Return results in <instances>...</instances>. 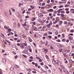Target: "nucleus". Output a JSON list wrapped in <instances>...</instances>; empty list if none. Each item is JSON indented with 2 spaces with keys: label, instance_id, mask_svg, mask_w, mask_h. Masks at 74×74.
<instances>
[{
  "label": "nucleus",
  "instance_id": "obj_39",
  "mask_svg": "<svg viewBox=\"0 0 74 74\" xmlns=\"http://www.w3.org/2000/svg\"><path fill=\"white\" fill-rule=\"evenodd\" d=\"M67 23V21H64V25H65V24H66Z\"/></svg>",
  "mask_w": 74,
  "mask_h": 74
},
{
  "label": "nucleus",
  "instance_id": "obj_54",
  "mask_svg": "<svg viewBox=\"0 0 74 74\" xmlns=\"http://www.w3.org/2000/svg\"><path fill=\"white\" fill-rule=\"evenodd\" d=\"M48 37L49 38H52V36H48Z\"/></svg>",
  "mask_w": 74,
  "mask_h": 74
},
{
  "label": "nucleus",
  "instance_id": "obj_53",
  "mask_svg": "<svg viewBox=\"0 0 74 74\" xmlns=\"http://www.w3.org/2000/svg\"><path fill=\"white\" fill-rule=\"evenodd\" d=\"M36 58L37 59H38V60H39L40 59V58L38 57H36Z\"/></svg>",
  "mask_w": 74,
  "mask_h": 74
},
{
  "label": "nucleus",
  "instance_id": "obj_19",
  "mask_svg": "<svg viewBox=\"0 0 74 74\" xmlns=\"http://www.w3.org/2000/svg\"><path fill=\"white\" fill-rule=\"evenodd\" d=\"M23 45H24L25 46H26L27 45V43H23Z\"/></svg>",
  "mask_w": 74,
  "mask_h": 74
},
{
  "label": "nucleus",
  "instance_id": "obj_11",
  "mask_svg": "<svg viewBox=\"0 0 74 74\" xmlns=\"http://www.w3.org/2000/svg\"><path fill=\"white\" fill-rule=\"evenodd\" d=\"M20 47H21V48L22 49H23V48H25V46H24V45H20Z\"/></svg>",
  "mask_w": 74,
  "mask_h": 74
},
{
  "label": "nucleus",
  "instance_id": "obj_60",
  "mask_svg": "<svg viewBox=\"0 0 74 74\" xmlns=\"http://www.w3.org/2000/svg\"><path fill=\"white\" fill-rule=\"evenodd\" d=\"M50 3V0H48L47 2V3Z\"/></svg>",
  "mask_w": 74,
  "mask_h": 74
},
{
  "label": "nucleus",
  "instance_id": "obj_61",
  "mask_svg": "<svg viewBox=\"0 0 74 74\" xmlns=\"http://www.w3.org/2000/svg\"><path fill=\"white\" fill-rule=\"evenodd\" d=\"M32 10V9L31 8H30L29 9H28V11H31Z\"/></svg>",
  "mask_w": 74,
  "mask_h": 74
},
{
  "label": "nucleus",
  "instance_id": "obj_34",
  "mask_svg": "<svg viewBox=\"0 0 74 74\" xmlns=\"http://www.w3.org/2000/svg\"><path fill=\"white\" fill-rule=\"evenodd\" d=\"M58 22V20H56L55 21V22H54V24H56V23H57Z\"/></svg>",
  "mask_w": 74,
  "mask_h": 74
},
{
  "label": "nucleus",
  "instance_id": "obj_12",
  "mask_svg": "<svg viewBox=\"0 0 74 74\" xmlns=\"http://www.w3.org/2000/svg\"><path fill=\"white\" fill-rule=\"evenodd\" d=\"M40 70L42 71H41V73H45V71H44V70H43L42 68H41Z\"/></svg>",
  "mask_w": 74,
  "mask_h": 74
},
{
  "label": "nucleus",
  "instance_id": "obj_41",
  "mask_svg": "<svg viewBox=\"0 0 74 74\" xmlns=\"http://www.w3.org/2000/svg\"><path fill=\"white\" fill-rule=\"evenodd\" d=\"M45 68H47V69H48V67L46 65H45Z\"/></svg>",
  "mask_w": 74,
  "mask_h": 74
},
{
  "label": "nucleus",
  "instance_id": "obj_18",
  "mask_svg": "<svg viewBox=\"0 0 74 74\" xmlns=\"http://www.w3.org/2000/svg\"><path fill=\"white\" fill-rule=\"evenodd\" d=\"M14 68L13 67H12L10 69V70H11V71H12V70H14Z\"/></svg>",
  "mask_w": 74,
  "mask_h": 74
},
{
  "label": "nucleus",
  "instance_id": "obj_33",
  "mask_svg": "<svg viewBox=\"0 0 74 74\" xmlns=\"http://www.w3.org/2000/svg\"><path fill=\"white\" fill-rule=\"evenodd\" d=\"M45 5V3H43L42 4V6H44Z\"/></svg>",
  "mask_w": 74,
  "mask_h": 74
},
{
  "label": "nucleus",
  "instance_id": "obj_57",
  "mask_svg": "<svg viewBox=\"0 0 74 74\" xmlns=\"http://www.w3.org/2000/svg\"><path fill=\"white\" fill-rule=\"evenodd\" d=\"M49 24L51 26L52 25V22H50Z\"/></svg>",
  "mask_w": 74,
  "mask_h": 74
},
{
  "label": "nucleus",
  "instance_id": "obj_42",
  "mask_svg": "<svg viewBox=\"0 0 74 74\" xmlns=\"http://www.w3.org/2000/svg\"><path fill=\"white\" fill-rule=\"evenodd\" d=\"M69 7V5H66L65 6V7Z\"/></svg>",
  "mask_w": 74,
  "mask_h": 74
},
{
  "label": "nucleus",
  "instance_id": "obj_52",
  "mask_svg": "<svg viewBox=\"0 0 74 74\" xmlns=\"http://www.w3.org/2000/svg\"><path fill=\"white\" fill-rule=\"evenodd\" d=\"M26 37V36H25V35L24 34H23V36H22V37L23 38V37Z\"/></svg>",
  "mask_w": 74,
  "mask_h": 74
},
{
  "label": "nucleus",
  "instance_id": "obj_36",
  "mask_svg": "<svg viewBox=\"0 0 74 74\" xmlns=\"http://www.w3.org/2000/svg\"><path fill=\"white\" fill-rule=\"evenodd\" d=\"M46 26H43L42 27V29H46Z\"/></svg>",
  "mask_w": 74,
  "mask_h": 74
},
{
  "label": "nucleus",
  "instance_id": "obj_9",
  "mask_svg": "<svg viewBox=\"0 0 74 74\" xmlns=\"http://www.w3.org/2000/svg\"><path fill=\"white\" fill-rule=\"evenodd\" d=\"M41 28H42V26H41L40 25L38 26V29H40H40H41Z\"/></svg>",
  "mask_w": 74,
  "mask_h": 74
},
{
  "label": "nucleus",
  "instance_id": "obj_7",
  "mask_svg": "<svg viewBox=\"0 0 74 74\" xmlns=\"http://www.w3.org/2000/svg\"><path fill=\"white\" fill-rule=\"evenodd\" d=\"M45 56L47 59V60H48V61H49V57H48V56H47V55H46Z\"/></svg>",
  "mask_w": 74,
  "mask_h": 74
},
{
  "label": "nucleus",
  "instance_id": "obj_63",
  "mask_svg": "<svg viewBox=\"0 0 74 74\" xmlns=\"http://www.w3.org/2000/svg\"><path fill=\"white\" fill-rule=\"evenodd\" d=\"M64 7V6H63V5H61V6H60L59 7H60V8H62V7Z\"/></svg>",
  "mask_w": 74,
  "mask_h": 74
},
{
  "label": "nucleus",
  "instance_id": "obj_59",
  "mask_svg": "<svg viewBox=\"0 0 74 74\" xmlns=\"http://www.w3.org/2000/svg\"><path fill=\"white\" fill-rule=\"evenodd\" d=\"M38 66V64L37 63H35V66L37 67Z\"/></svg>",
  "mask_w": 74,
  "mask_h": 74
},
{
  "label": "nucleus",
  "instance_id": "obj_4",
  "mask_svg": "<svg viewBox=\"0 0 74 74\" xmlns=\"http://www.w3.org/2000/svg\"><path fill=\"white\" fill-rule=\"evenodd\" d=\"M54 11V10L52 9H51L47 10V11L48 12H50V11H51V12H53Z\"/></svg>",
  "mask_w": 74,
  "mask_h": 74
},
{
  "label": "nucleus",
  "instance_id": "obj_44",
  "mask_svg": "<svg viewBox=\"0 0 74 74\" xmlns=\"http://www.w3.org/2000/svg\"><path fill=\"white\" fill-rule=\"evenodd\" d=\"M29 51L30 52H32V49H31V48H29Z\"/></svg>",
  "mask_w": 74,
  "mask_h": 74
},
{
  "label": "nucleus",
  "instance_id": "obj_2",
  "mask_svg": "<svg viewBox=\"0 0 74 74\" xmlns=\"http://www.w3.org/2000/svg\"><path fill=\"white\" fill-rule=\"evenodd\" d=\"M43 51L45 53H47L48 52V49H42Z\"/></svg>",
  "mask_w": 74,
  "mask_h": 74
},
{
  "label": "nucleus",
  "instance_id": "obj_27",
  "mask_svg": "<svg viewBox=\"0 0 74 74\" xmlns=\"http://www.w3.org/2000/svg\"><path fill=\"white\" fill-rule=\"evenodd\" d=\"M9 11L10 12V15H12V12H11V10H9Z\"/></svg>",
  "mask_w": 74,
  "mask_h": 74
},
{
  "label": "nucleus",
  "instance_id": "obj_50",
  "mask_svg": "<svg viewBox=\"0 0 74 74\" xmlns=\"http://www.w3.org/2000/svg\"><path fill=\"white\" fill-rule=\"evenodd\" d=\"M44 35L45 36H47V35H48V34L47 33H46L44 34Z\"/></svg>",
  "mask_w": 74,
  "mask_h": 74
},
{
  "label": "nucleus",
  "instance_id": "obj_62",
  "mask_svg": "<svg viewBox=\"0 0 74 74\" xmlns=\"http://www.w3.org/2000/svg\"><path fill=\"white\" fill-rule=\"evenodd\" d=\"M55 1H54V0H51V2L52 3H54Z\"/></svg>",
  "mask_w": 74,
  "mask_h": 74
},
{
  "label": "nucleus",
  "instance_id": "obj_48",
  "mask_svg": "<svg viewBox=\"0 0 74 74\" xmlns=\"http://www.w3.org/2000/svg\"><path fill=\"white\" fill-rule=\"evenodd\" d=\"M53 13L55 14H57V12L56 11H55Z\"/></svg>",
  "mask_w": 74,
  "mask_h": 74
},
{
  "label": "nucleus",
  "instance_id": "obj_37",
  "mask_svg": "<svg viewBox=\"0 0 74 74\" xmlns=\"http://www.w3.org/2000/svg\"><path fill=\"white\" fill-rule=\"evenodd\" d=\"M49 34H52V32H49L48 33Z\"/></svg>",
  "mask_w": 74,
  "mask_h": 74
},
{
  "label": "nucleus",
  "instance_id": "obj_24",
  "mask_svg": "<svg viewBox=\"0 0 74 74\" xmlns=\"http://www.w3.org/2000/svg\"><path fill=\"white\" fill-rule=\"evenodd\" d=\"M11 10H12L13 11V12H15V9L13 8H12L11 9Z\"/></svg>",
  "mask_w": 74,
  "mask_h": 74
},
{
  "label": "nucleus",
  "instance_id": "obj_23",
  "mask_svg": "<svg viewBox=\"0 0 74 74\" xmlns=\"http://www.w3.org/2000/svg\"><path fill=\"white\" fill-rule=\"evenodd\" d=\"M25 50L26 51H29V48H28V47H26L25 48Z\"/></svg>",
  "mask_w": 74,
  "mask_h": 74
},
{
  "label": "nucleus",
  "instance_id": "obj_22",
  "mask_svg": "<svg viewBox=\"0 0 74 74\" xmlns=\"http://www.w3.org/2000/svg\"><path fill=\"white\" fill-rule=\"evenodd\" d=\"M61 67L62 68V69H63V70H65V67H64L63 66L61 65Z\"/></svg>",
  "mask_w": 74,
  "mask_h": 74
},
{
  "label": "nucleus",
  "instance_id": "obj_13",
  "mask_svg": "<svg viewBox=\"0 0 74 74\" xmlns=\"http://www.w3.org/2000/svg\"><path fill=\"white\" fill-rule=\"evenodd\" d=\"M46 27H47V28H50V27H51V26L49 24L47 25H46Z\"/></svg>",
  "mask_w": 74,
  "mask_h": 74
},
{
  "label": "nucleus",
  "instance_id": "obj_46",
  "mask_svg": "<svg viewBox=\"0 0 74 74\" xmlns=\"http://www.w3.org/2000/svg\"><path fill=\"white\" fill-rule=\"evenodd\" d=\"M66 14H69V13H70V11H66Z\"/></svg>",
  "mask_w": 74,
  "mask_h": 74
},
{
  "label": "nucleus",
  "instance_id": "obj_31",
  "mask_svg": "<svg viewBox=\"0 0 74 74\" xmlns=\"http://www.w3.org/2000/svg\"><path fill=\"white\" fill-rule=\"evenodd\" d=\"M61 64H62V63H61V62H60L58 61V65H60Z\"/></svg>",
  "mask_w": 74,
  "mask_h": 74
},
{
  "label": "nucleus",
  "instance_id": "obj_3",
  "mask_svg": "<svg viewBox=\"0 0 74 74\" xmlns=\"http://www.w3.org/2000/svg\"><path fill=\"white\" fill-rule=\"evenodd\" d=\"M58 62H59V61H53L52 63L53 64H56V63H57V64H58Z\"/></svg>",
  "mask_w": 74,
  "mask_h": 74
},
{
  "label": "nucleus",
  "instance_id": "obj_43",
  "mask_svg": "<svg viewBox=\"0 0 74 74\" xmlns=\"http://www.w3.org/2000/svg\"><path fill=\"white\" fill-rule=\"evenodd\" d=\"M62 41H63V42H64V41H66V39H63L62 40Z\"/></svg>",
  "mask_w": 74,
  "mask_h": 74
},
{
  "label": "nucleus",
  "instance_id": "obj_6",
  "mask_svg": "<svg viewBox=\"0 0 74 74\" xmlns=\"http://www.w3.org/2000/svg\"><path fill=\"white\" fill-rule=\"evenodd\" d=\"M40 42L41 44H45L46 43L45 42L43 41L42 40L40 41Z\"/></svg>",
  "mask_w": 74,
  "mask_h": 74
},
{
  "label": "nucleus",
  "instance_id": "obj_47",
  "mask_svg": "<svg viewBox=\"0 0 74 74\" xmlns=\"http://www.w3.org/2000/svg\"><path fill=\"white\" fill-rule=\"evenodd\" d=\"M29 59H33V57L32 56H30L29 57Z\"/></svg>",
  "mask_w": 74,
  "mask_h": 74
},
{
  "label": "nucleus",
  "instance_id": "obj_15",
  "mask_svg": "<svg viewBox=\"0 0 74 74\" xmlns=\"http://www.w3.org/2000/svg\"><path fill=\"white\" fill-rule=\"evenodd\" d=\"M27 51L25 49L23 51V53H27Z\"/></svg>",
  "mask_w": 74,
  "mask_h": 74
},
{
  "label": "nucleus",
  "instance_id": "obj_25",
  "mask_svg": "<svg viewBox=\"0 0 74 74\" xmlns=\"http://www.w3.org/2000/svg\"><path fill=\"white\" fill-rule=\"evenodd\" d=\"M59 51L60 52H62L63 51V49H59Z\"/></svg>",
  "mask_w": 74,
  "mask_h": 74
},
{
  "label": "nucleus",
  "instance_id": "obj_5",
  "mask_svg": "<svg viewBox=\"0 0 74 74\" xmlns=\"http://www.w3.org/2000/svg\"><path fill=\"white\" fill-rule=\"evenodd\" d=\"M3 63L5 64L6 63V60L5 58H3Z\"/></svg>",
  "mask_w": 74,
  "mask_h": 74
},
{
  "label": "nucleus",
  "instance_id": "obj_56",
  "mask_svg": "<svg viewBox=\"0 0 74 74\" xmlns=\"http://www.w3.org/2000/svg\"><path fill=\"white\" fill-rule=\"evenodd\" d=\"M29 62H32V61H33V60L29 59Z\"/></svg>",
  "mask_w": 74,
  "mask_h": 74
},
{
  "label": "nucleus",
  "instance_id": "obj_26",
  "mask_svg": "<svg viewBox=\"0 0 74 74\" xmlns=\"http://www.w3.org/2000/svg\"><path fill=\"white\" fill-rule=\"evenodd\" d=\"M29 26H27V27L26 28V30H28L29 29Z\"/></svg>",
  "mask_w": 74,
  "mask_h": 74
},
{
  "label": "nucleus",
  "instance_id": "obj_51",
  "mask_svg": "<svg viewBox=\"0 0 74 74\" xmlns=\"http://www.w3.org/2000/svg\"><path fill=\"white\" fill-rule=\"evenodd\" d=\"M60 24H62L63 23V21H60Z\"/></svg>",
  "mask_w": 74,
  "mask_h": 74
},
{
  "label": "nucleus",
  "instance_id": "obj_35",
  "mask_svg": "<svg viewBox=\"0 0 74 74\" xmlns=\"http://www.w3.org/2000/svg\"><path fill=\"white\" fill-rule=\"evenodd\" d=\"M18 27L19 28L20 27V26L21 25H20V24L19 23H18Z\"/></svg>",
  "mask_w": 74,
  "mask_h": 74
},
{
  "label": "nucleus",
  "instance_id": "obj_32",
  "mask_svg": "<svg viewBox=\"0 0 74 74\" xmlns=\"http://www.w3.org/2000/svg\"><path fill=\"white\" fill-rule=\"evenodd\" d=\"M55 33L56 35H58V32L56 31L55 32Z\"/></svg>",
  "mask_w": 74,
  "mask_h": 74
},
{
  "label": "nucleus",
  "instance_id": "obj_21",
  "mask_svg": "<svg viewBox=\"0 0 74 74\" xmlns=\"http://www.w3.org/2000/svg\"><path fill=\"white\" fill-rule=\"evenodd\" d=\"M53 52L54 53H55V54H57V53H58L57 51H53Z\"/></svg>",
  "mask_w": 74,
  "mask_h": 74
},
{
  "label": "nucleus",
  "instance_id": "obj_45",
  "mask_svg": "<svg viewBox=\"0 0 74 74\" xmlns=\"http://www.w3.org/2000/svg\"><path fill=\"white\" fill-rule=\"evenodd\" d=\"M27 14H29V15L30 14V12H27Z\"/></svg>",
  "mask_w": 74,
  "mask_h": 74
},
{
  "label": "nucleus",
  "instance_id": "obj_28",
  "mask_svg": "<svg viewBox=\"0 0 74 74\" xmlns=\"http://www.w3.org/2000/svg\"><path fill=\"white\" fill-rule=\"evenodd\" d=\"M63 3H66V2H67V0H63Z\"/></svg>",
  "mask_w": 74,
  "mask_h": 74
},
{
  "label": "nucleus",
  "instance_id": "obj_30",
  "mask_svg": "<svg viewBox=\"0 0 74 74\" xmlns=\"http://www.w3.org/2000/svg\"><path fill=\"white\" fill-rule=\"evenodd\" d=\"M60 41H61L60 39H58L56 40L57 42H60Z\"/></svg>",
  "mask_w": 74,
  "mask_h": 74
},
{
  "label": "nucleus",
  "instance_id": "obj_16",
  "mask_svg": "<svg viewBox=\"0 0 74 74\" xmlns=\"http://www.w3.org/2000/svg\"><path fill=\"white\" fill-rule=\"evenodd\" d=\"M5 14L6 16H8L9 15V14H8V12H5Z\"/></svg>",
  "mask_w": 74,
  "mask_h": 74
},
{
  "label": "nucleus",
  "instance_id": "obj_10",
  "mask_svg": "<svg viewBox=\"0 0 74 74\" xmlns=\"http://www.w3.org/2000/svg\"><path fill=\"white\" fill-rule=\"evenodd\" d=\"M28 40L30 42H32V41H33L30 37H28Z\"/></svg>",
  "mask_w": 74,
  "mask_h": 74
},
{
  "label": "nucleus",
  "instance_id": "obj_17",
  "mask_svg": "<svg viewBox=\"0 0 74 74\" xmlns=\"http://www.w3.org/2000/svg\"><path fill=\"white\" fill-rule=\"evenodd\" d=\"M11 30H12V29H11V28H9V29L7 30L8 32L7 33H10V31H11Z\"/></svg>",
  "mask_w": 74,
  "mask_h": 74
},
{
  "label": "nucleus",
  "instance_id": "obj_20",
  "mask_svg": "<svg viewBox=\"0 0 74 74\" xmlns=\"http://www.w3.org/2000/svg\"><path fill=\"white\" fill-rule=\"evenodd\" d=\"M62 47H63V46L60 45H59L58 46V47L59 48H62Z\"/></svg>",
  "mask_w": 74,
  "mask_h": 74
},
{
  "label": "nucleus",
  "instance_id": "obj_58",
  "mask_svg": "<svg viewBox=\"0 0 74 74\" xmlns=\"http://www.w3.org/2000/svg\"><path fill=\"white\" fill-rule=\"evenodd\" d=\"M18 38H14V40H15V41H16V40H18Z\"/></svg>",
  "mask_w": 74,
  "mask_h": 74
},
{
  "label": "nucleus",
  "instance_id": "obj_38",
  "mask_svg": "<svg viewBox=\"0 0 74 74\" xmlns=\"http://www.w3.org/2000/svg\"><path fill=\"white\" fill-rule=\"evenodd\" d=\"M32 73H34L35 74H36V71H32Z\"/></svg>",
  "mask_w": 74,
  "mask_h": 74
},
{
  "label": "nucleus",
  "instance_id": "obj_40",
  "mask_svg": "<svg viewBox=\"0 0 74 74\" xmlns=\"http://www.w3.org/2000/svg\"><path fill=\"white\" fill-rule=\"evenodd\" d=\"M61 16L62 17H64V14H61Z\"/></svg>",
  "mask_w": 74,
  "mask_h": 74
},
{
  "label": "nucleus",
  "instance_id": "obj_14",
  "mask_svg": "<svg viewBox=\"0 0 74 74\" xmlns=\"http://www.w3.org/2000/svg\"><path fill=\"white\" fill-rule=\"evenodd\" d=\"M4 28L6 29V30H8V29H9V27H6V25L4 26Z\"/></svg>",
  "mask_w": 74,
  "mask_h": 74
},
{
  "label": "nucleus",
  "instance_id": "obj_64",
  "mask_svg": "<svg viewBox=\"0 0 74 74\" xmlns=\"http://www.w3.org/2000/svg\"><path fill=\"white\" fill-rule=\"evenodd\" d=\"M71 2L70 1H68L67 3L68 4H70Z\"/></svg>",
  "mask_w": 74,
  "mask_h": 74
},
{
  "label": "nucleus",
  "instance_id": "obj_49",
  "mask_svg": "<svg viewBox=\"0 0 74 74\" xmlns=\"http://www.w3.org/2000/svg\"><path fill=\"white\" fill-rule=\"evenodd\" d=\"M15 68H19V66L17 65H16L15 66Z\"/></svg>",
  "mask_w": 74,
  "mask_h": 74
},
{
  "label": "nucleus",
  "instance_id": "obj_55",
  "mask_svg": "<svg viewBox=\"0 0 74 74\" xmlns=\"http://www.w3.org/2000/svg\"><path fill=\"white\" fill-rule=\"evenodd\" d=\"M39 60V62H42V60L41 59H40V60Z\"/></svg>",
  "mask_w": 74,
  "mask_h": 74
},
{
  "label": "nucleus",
  "instance_id": "obj_29",
  "mask_svg": "<svg viewBox=\"0 0 74 74\" xmlns=\"http://www.w3.org/2000/svg\"><path fill=\"white\" fill-rule=\"evenodd\" d=\"M70 25V23H68L67 24H66V25L67 26H67V27L68 26H69Z\"/></svg>",
  "mask_w": 74,
  "mask_h": 74
},
{
  "label": "nucleus",
  "instance_id": "obj_8",
  "mask_svg": "<svg viewBox=\"0 0 74 74\" xmlns=\"http://www.w3.org/2000/svg\"><path fill=\"white\" fill-rule=\"evenodd\" d=\"M38 16L39 17H42V16H43L44 15L41 13H40L38 14Z\"/></svg>",
  "mask_w": 74,
  "mask_h": 74
},
{
  "label": "nucleus",
  "instance_id": "obj_1",
  "mask_svg": "<svg viewBox=\"0 0 74 74\" xmlns=\"http://www.w3.org/2000/svg\"><path fill=\"white\" fill-rule=\"evenodd\" d=\"M69 40H70V42L71 43L73 44V38L72 37H70L69 36Z\"/></svg>",
  "mask_w": 74,
  "mask_h": 74
}]
</instances>
